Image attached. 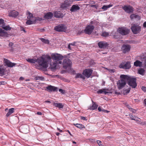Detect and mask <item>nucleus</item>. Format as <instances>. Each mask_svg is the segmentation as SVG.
Segmentation results:
<instances>
[{"mask_svg":"<svg viewBox=\"0 0 146 146\" xmlns=\"http://www.w3.org/2000/svg\"><path fill=\"white\" fill-rule=\"evenodd\" d=\"M123 78H126V80L128 81V84L133 88H135L137 86L136 79L132 76H129L127 75L123 76Z\"/></svg>","mask_w":146,"mask_h":146,"instance_id":"nucleus-2","label":"nucleus"},{"mask_svg":"<svg viewBox=\"0 0 146 146\" xmlns=\"http://www.w3.org/2000/svg\"><path fill=\"white\" fill-rule=\"evenodd\" d=\"M24 78L22 77H21L20 78H19V80H23V79H24Z\"/></svg>","mask_w":146,"mask_h":146,"instance_id":"nucleus-62","label":"nucleus"},{"mask_svg":"<svg viewBox=\"0 0 146 146\" xmlns=\"http://www.w3.org/2000/svg\"><path fill=\"white\" fill-rule=\"evenodd\" d=\"M145 73V70L144 69L142 68H140L138 70V73L142 75H143Z\"/></svg>","mask_w":146,"mask_h":146,"instance_id":"nucleus-34","label":"nucleus"},{"mask_svg":"<svg viewBox=\"0 0 146 146\" xmlns=\"http://www.w3.org/2000/svg\"><path fill=\"white\" fill-rule=\"evenodd\" d=\"M90 7H94L96 9H97L99 7V5L98 4H96L95 5H90Z\"/></svg>","mask_w":146,"mask_h":146,"instance_id":"nucleus-43","label":"nucleus"},{"mask_svg":"<svg viewBox=\"0 0 146 146\" xmlns=\"http://www.w3.org/2000/svg\"><path fill=\"white\" fill-rule=\"evenodd\" d=\"M54 29L57 31H65L66 29V27L64 25L61 24L56 26Z\"/></svg>","mask_w":146,"mask_h":146,"instance_id":"nucleus-9","label":"nucleus"},{"mask_svg":"<svg viewBox=\"0 0 146 146\" xmlns=\"http://www.w3.org/2000/svg\"><path fill=\"white\" fill-rule=\"evenodd\" d=\"M103 111H104L105 112L107 113H108L109 112V111L106 110H103Z\"/></svg>","mask_w":146,"mask_h":146,"instance_id":"nucleus-64","label":"nucleus"},{"mask_svg":"<svg viewBox=\"0 0 146 146\" xmlns=\"http://www.w3.org/2000/svg\"><path fill=\"white\" fill-rule=\"evenodd\" d=\"M54 16L56 18H60L62 17V14L59 11H56L54 12Z\"/></svg>","mask_w":146,"mask_h":146,"instance_id":"nucleus-25","label":"nucleus"},{"mask_svg":"<svg viewBox=\"0 0 146 146\" xmlns=\"http://www.w3.org/2000/svg\"><path fill=\"white\" fill-rule=\"evenodd\" d=\"M53 105L59 109L62 108L64 106V104L61 103H54Z\"/></svg>","mask_w":146,"mask_h":146,"instance_id":"nucleus-23","label":"nucleus"},{"mask_svg":"<svg viewBox=\"0 0 146 146\" xmlns=\"http://www.w3.org/2000/svg\"><path fill=\"white\" fill-rule=\"evenodd\" d=\"M131 47L128 44H124L121 47V50L123 52L126 53L128 52L130 49Z\"/></svg>","mask_w":146,"mask_h":146,"instance_id":"nucleus-15","label":"nucleus"},{"mask_svg":"<svg viewBox=\"0 0 146 146\" xmlns=\"http://www.w3.org/2000/svg\"><path fill=\"white\" fill-rule=\"evenodd\" d=\"M4 62L5 64V65L7 66L8 67H12L15 66L16 64V63H12L9 60L5 58L4 60Z\"/></svg>","mask_w":146,"mask_h":146,"instance_id":"nucleus-14","label":"nucleus"},{"mask_svg":"<svg viewBox=\"0 0 146 146\" xmlns=\"http://www.w3.org/2000/svg\"><path fill=\"white\" fill-rule=\"evenodd\" d=\"M97 143L99 146H104L102 144L101 141L100 140H97Z\"/></svg>","mask_w":146,"mask_h":146,"instance_id":"nucleus-46","label":"nucleus"},{"mask_svg":"<svg viewBox=\"0 0 146 146\" xmlns=\"http://www.w3.org/2000/svg\"><path fill=\"white\" fill-rule=\"evenodd\" d=\"M71 63L72 62L69 59H65L64 60L63 63V67L65 69H66L68 68H70Z\"/></svg>","mask_w":146,"mask_h":146,"instance_id":"nucleus-8","label":"nucleus"},{"mask_svg":"<svg viewBox=\"0 0 146 146\" xmlns=\"http://www.w3.org/2000/svg\"><path fill=\"white\" fill-rule=\"evenodd\" d=\"M145 58L143 57H141L140 60L141 61L139 60H136L134 62V65L136 67H141L143 63V62L144 60H145Z\"/></svg>","mask_w":146,"mask_h":146,"instance_id":"nucleus-13","label":"nucleus"},{"mask_svg":"<svg viewBox=\"0 0 146 146\" xmlns=\"http://www.w3.org/2000/svg\"><path fill=\"white\" fill-rule=\"evenodd\" d=\"M144 103L145 105H146V99H145L143 100Z\"/></svg>","mask_w":146,"mask_h":146,"instance_id":"nucleus-61","label":"nucleus"},{"mask_svg":"<svg viewBox=\"0 0 146 146\" xmlns=\"http://www.w3.org/2000/svg\"><path fill=\"white\" fill-rule=\"evenodd\" d=\"M92 106L90 107L89 109L92 110L96 109L98 105L93 101H92Z\"/></svg>","mask_w":146,"mask_h":146,"instance_id":"nucleus-24","label":"nucleus"},{"mask_svg":"<svg viewBox=\"0 0 146 146\" xmlns=\"http://www.w3.org/2000/svg\"><path fill=\"white\" fill-rule=\"evenodd\" d=\"M34 21H33L31 20V19H29L26 22L27 25H30L33 23Z\"/></svg>","mask_w":146,"mask_h":146,"instance_id":"nucleus-42","label":"nucleus"},{"mask_svg":"<svg viewBox=\"0 0 146 146\" xmlns=\"http://www.w3.org/2000/svg\"><path fill=\"white\" fill-rule=\"evenodd\" d=\"M73 1V0H66L64 3H62L61 7L63 9H66V8L71 6Z\"/></svg>","mask_w":146,"mask_h":146,"instance_id":"nucleus-6","label":"nucleus"},{"mask_svg":"<svg viewBox=\"0 0 146 146\" xmlns=\"http://www.w3.org/2000/svg\"><path fill=\"white\" fill-rule=\"evenodd\" d=\"M98 44L99 47L102 48H106L108 44L107 42L105 41H100L99 42Z\"/></svg>","mask_w":146,"mask_h":146,"instance_id":"nucleus-16","label":"nucleus"},{"mask_svg":"<svg viewBox=\"0 0 146 146\" xmlns=\"http://www.w3.org/2000/svg\"><path fill=\"white\" fill-rule=\"evenodd\" d=\"M15 111L14 109L13 108H12L10 109H9V110L8 112L6 114V116L7 117H8L12 113L14 112Z\"/></svg>","mask_w":146,"mask_h":146,"instance_id":"nucleus-27","label":"nucleus"},{"mask_svg":"<svg viewBox=\"0 0 146 146\" xmlns=\"http://www.w3.org/2000/svg\"><path fill=\"white\" fill-rule=\"evenodd\" d=\"M75 126L79 128H84V126L81 124L76 123L74 124Z\"/></svg>","mask_w":146,"mask_h":146,"instance_id":"nucleus-40","label":"nucleus"},{"mask_svg":"<svg viewBox=\"0 0 146 146\" xmlns=\"http://www.w3.org/2000/svg\"><path fill=\"white\" fill-rule=\"evenodd\" d=\"M127 108L129 109L130 110V111L133 113L135 112V110L132 108H131L130 106H129L128 105L127 106Z\"/></svg>","mask_w":146,"mask_h":146,"instance_id":"nucleus-45","label":"nucleus"},{"mask_svg":"<svg viewBox=\"0 0 146 146\" xmlns=\"http://www.w3.org/2000/svg\"><path fill=\"white\" fill-rule=\"evenodd\" d=\"M133 120L136 121L138 122H140V119L139 118L137 117H136L135 116L134 117V119Z\"/></svg>","mask_w":146,"mask_h":146,"instance_id":"nucleus-48","label":"nucleus"},{"mask_svg":"<svg viewBox=\"0 0 146 146\" xmlns=\"http://www.w3.org/2000/svg\"><path fill=\"white\" fill-rule=\"evenodd\" d=\"M94 28V26L90 25L87 26L84 31L86 33L90 35L92 33Z\"/></svg>","mask_w":146,"mask_h":146,"instance_id":"nucleus-10","label":"nucleus"},{"mask_svg":"<svg viewBox=\"0 0 146 146\" xmlns=\"http://www.w3.org/2000/svg\"><path fill=\"white\" fill-rule=\"evenodd\" d=\"M76 43V42H75L72 43H70L68 46V48L70 50H72L74 48V46L75 45V44Z\"/></svg>","mask_w":146,"mask_h":146,"instance_id":"nucleus-36","label":"nucleus"},{"mask_svg":"<svg viewBox=\"0 0 146 146\" xmlns=\"http://www.w3.org/2000/svg\"><path fill=\"white\" fill-rule=\"evenodd\" d=\"M5 70V69L4 68L0 66V75L1 76H2L4 75Z\"/></svg>","mask_w":146,"mask_h":146,"instance_id":"nucleus-38","label":"nucleus"},{"mask_svg":"<svg viewBox=\"0 0 146 146\" xmlns=\"http://www.w3.org/2000/svg\"><path fill=\"white\" fill-rule=\"evenodd\" d=\"M125 64L124 63L121 64L119 66V67L120 68H123L124 69Z\"/></svg>","mask_w":146,"mask_h":146,"instance_id":"nucleus-49","label":"nucleus"},{"mask_svg":"<svg viewBox=\"0 0 146 146\" xmlns=\"http://www.w3.org/2000/svg\"><path fill=\"white\" fill-rule=\"evenodd\" d=\"M131 29L134 34H137L140 32L141 27L137 24H134L131 27Z\"/></svg>","mask_w":146,"mask_h":146,"instance_id":"nucleus-5","label":"nucleus"},{"mask_svg":"<svg viewBox=\"0 0 146 146\" xmlns=\"http://www.w3.org/2000/svg\"><path fill=\"white\" fill-rule=\"evenodd\" d=\"M2 28L6 31H9L11 30V28L9 26L7 25L6 26L3 25Z\"/></svg>","mask_w":146,"mask_h":146,"instance_id":"nucleus-39","label":"nucleus"},{"mask_svg":"<svg viewBox=\"0 0 146 146\" xmlns=\"http://www.w3.org/2000/svg\"><path fill=\"white\" fill-rule=\"evenodd\" d=\"M130 62H126L125 64L124 69H127L131 67Z\"/></svg>","mask_w":146,"mask_h":146,"instance_id":"nucleus-33","label":"nucleus"},{"mask_svg":"<svg viewBox=\"0 0 146 146\" xmlns=\"http://www.w3.org/2000/svg\"><path fill=\"white\" fill-rule=\"evenodd\" d=\"M143 26L144 27L146 28V22L144 23Z\"/></svg>","mask_w":146,"mask_h":146,"instance_id":"nucleus-57","label":"nucleus"},{"mask_svg":"<svg viewBox=\"0 0 146 146\" xmlns=\"http://www.w3.org/2000/svg\"><path fill=\"white\" fill-rule=\"evenodd\" d=\"M122 8L125 12L129 13H132L133 11V8L129 5L122 6Z\"/></svg>","mask_w":146,"mask_h":146,"instance_id":"nucleus-11","label":"nucleus"},{"mask_svg":"<svg viewBox=\"0 0 146 146\" xmlns=\"http://www.w3.org/2000/svg\"><path fill=\"white\" fill-rule=\"evenodd\" d=\"M93 70L90 69H86L84 70L82 74L84 76L88 78H89L92 74Z\"/></svg>","mask_w":146,"mask_h":146,"instance_id":"nucleus-12","label":"nucleus"},{"mask_svg":"<svg viewBox=\"0 0 146 146\" xmlns=\"http://www.w3.org/2000/svg\"><path fill=\"white\" fill-rule=\"evenodd\" d=\"M27 19H28L32 20L33 18V15L29 11H27Z\"/></svg>","mask_w":146,"mask_h":146,"instance_id":"nucleus-29","label":"nucleus"},{"mask_svg":"<svg viewBox=\"0 0 146 146\" xmlns=\"http://www.w3.org/2000/svg\"><path fill=\"white\" fill-rule=\"evenodd\" d=\"M66 131L67 132H68V133L71 136H72V134H71V133H70V131L68 130H66Z\"/></svg>","mask_w":146,"mask_h":146,"instance_id":"nucleus-55","label":"nucleus"},{"mask_svg":"<svg viewBox=\"0 0 146 146\" xmlns=\"http://www.w3.org/2000/svg\"><path fill=\"white\" fill-rule=\"evenodd\" d=\"M80 9V7L77 5H74L72 6L71 9H70V11L72 12H74Z\"/></svg>","mask_w":146,"mask_h":146,"instance_id":"nucleus-19","label":"nucleus"},{"mask_svg":"<svg viewBox=\"0 0 146 146\" xmlns=\"http://www.w3.org/2000/svg\"><path fill=\"white\" fill-rule=\"evenodd\" d=\"M123 76H126V75H121L120 76L121 80H118L117 82V88L119 90L122 89L126 84V78H123L124 77Z\"/></svg>","mask_w":146,"mask_h":146,"instance_id":"nucleus-3","label":"nucleus"},{"mask_svg":"<svg viewBox=\"0 0 146 146\" xmlns=\"http://www.w3.org/2000/svg\"><path fill=\"white\" fill-rule=\"evenodd\" d=\"M56 134L57 136H59L60 134V133H59L57 132L56 133Z\"/></svg>","mask_w":146,"mask_h":146,"instance_id":"nucleus-63","label":"nucleus"},{"mask_svg":"<svg viewBox=\"0 0 146 146\" xmlns=\"http://www.w3.org/2000/svg\"><path fill=\"white\" fill-rule=\"evenodd\" d=\"M59 91L62 94H64V91L61 89H59Z\"/></svg>","mask_w":146,"mask_h":146,"instance_id":"nucleus-50","label":"nucleus"},{"mask_svg":"<svg viewBox=\"0 0 146 146\" xmlns=\"http://www.w3.org/2000/svg\"><path fill=\"white\" fill-rule=\"evenodd\" d=\"M98 110L99 111H103V110H102L101 109V108L100 107H99L98 108Z\"/></svg>","mask_w":146,"mask_h":146,"instance_id":"nucleus-59","label":"nucleus"},{"mask_svg":"<svg viewBox=\"0 0 146 146\" xmlns=\"http://www.w3.org/2000/svg\"><path fill=\"white\" fill-rule=\"evenodd\" d=\"M130 18L132 19H140V17L138 15L134 14H131L130 16Z\"/></svg>","mask_w":146,"mask_h":146,"instance_id":"nucleus-35","label":"nucleus"},{"mask_svg":"<svg viewBox=\"0 0 146 146\" xmlns=\"http://www.w3.org/2000/svg\"><path fill=\"white\" fill-rule=\"evenodd\" d=\"M28 126L27 125H23L21 127V130L23 133H26L28 131Z\"/></svg>","mask_w":146,"mask_h":146,"instance_id":"nucleus-20","label":"nucleus"},{"mask_svg":"<svg viewBox=\"0 0 146 146\" xmlns=\"http://www.w3.org/2000/svg\"><path fill=\"white\" fill-rule=\"evenodd\" d=\"M81 119H82L84 120H87V119H86V118L85 117H81Z\"/></svg>","mask_w":146,"mask_h":146,"instance_id":"nucleus-54","label":"nucleus"},{"mask_svg":"<svg viewBox=\"0 0 146 146\" xmlns=\"http://www.w3.org/2000/svg\"><path fill=\"white\" fill-rule=\"evenodd\" d=\"M13 44V43L12 42H10L9 43V46H11Z\"/></svg>","mask_w":146,"mask_h":146,"instance_id":"nucleus-58","label":"nucleus"},{"mask_svg":"<svg viewBox=\"0 0 146 146\" xmlns=\"http://www.w3.org/2000/svg\"><path fill=\"white\" fill-rule=\"evenodd\" d=\"M141 89L144 92L146 91V87H145L142 86L141 87Z\"/></svg>","mask_w":146,"mask_h":146,"instance_id":"nucleus-51","label":"nucleus"},{"mask_svg":"<svg viewBox=\"0 0 146 146\" xmlns=\"http://www.w3.org/2000/svg\"><path fill=\"white\" fill-rule=\"evenodd\" d=\"M75 78H80L84 80L85 79V77L84 75H82V74L80 73H78L76 74L75 76Z\"/></svg>","mask_w":146,"mask_h":146,"instance_id":"nucleus-32","label":"nucleus"},{"mask_svg":"<svg viewBox=\"0 0 146 146\" xmlns=\"http://www.w3.org/2000/svg\"><path fill=\"white\" fill-rule=\"evenodd\" d=\"M53 15L51 12L47 13L44 16V17L45 19H51Z\"/></svg>","mask_w":146,"mask_h":146,"instance_id":"nucleus-26","label":"nucleus"},{"mask_svg":"<svg viewBox=\"0 0 146 146\" xmlns=\"http://www.w3.org/2000/svg\"><path fill=\"white\" fill-rule=\"evenodd\" d=\"M27 60L31 63H36V60L34 59L33 58H28L27 59Z\"/></svg>","mask_w":146,"mask_h":146,"instance_id":"nucleus-37","label":"nucleus"},{"mask_svg":"<svg viewBox=\"0 0 146 146\" xmlns=\"http://www.w3.org/2000/svg\"><path fill=\"white\" fill-rule=\"evenodd\" d=\"M46 88L48 90L51 91L56 92L57 91L58 89L57 87L51 85L47 87Z\"/></svg>","mask_w":146,"mask_h":146,"instance_id":"nucleus-21","label":"nucleus"},{"mask_svg":"<svg viewBox=\"0 0 146 146\" xmlns=\"http://www.w3.org/2000/svg\"><path fill=\"white\" fill-rule=\"evenodd\" d=\"M51 60V57L49 55L40 57L36 60V63L38 65H36V68L37 69L40 68V67L46 68L49 62Z\"/></svg>","mask_w":146,"mask_h":146,"instance_id":"nucleus-1","label":"nucleus"},{"mask_svg":"<svg viewBox=\"0 0 146 146\" xmlns=\"http://www.w3.org/2000/svg\"><path fill=\"white\" fill-rule=\"evenodd\" d=\"M118 32L121 34L122 35H127L129 32V30L126 28L124 27L119 28L118 30Z\"/></svg>","mask_w":146,"mask_h":146,"instance_id":"nucleus-7","label":"nucleus"},{"mask_svg":"<svg viewBox=\"0 0 146 146\" xmlns=\"http://www.w3.org/2000/svg\"><path fill=\"white\" fill-rule=\"evenodd\" d=\"M113 5L112 4H110L107 5H104L100 9H102L104 11L107 10L108 8L111 7L113 6Z\"/></svg>","mask_w":146,"mask_h":146,"instance_id":"nucleus-31","label":"nucleus"},{"mask_svg":"<svg viewBox=\"0 0 146 146\" xmlns=\"http://www.w3.org/2000/svg\"><path fill=\"white\" fill-rule=\"evenodd\" d=\"M109 71L111 73H113L115 71L113 70H110Z\"/></svg>","mask_w":146,"mask_h":146,"instance_id":"nucleus-56","label":"nucleus"},{"mask_svg":"<svg viewBox=\"0 0 146 146\" xmlns=\"http://www.w3.org/2000/svg\"><path fill=\"white\" fill-rule=\"evenodd\" d=\"M40 39L44 43L48 44L49 43V41L47 39H45L43 38H41Z\"/></svg>","mask_w":146,"mask_h":146,"instance_id":"nucleus-41","label":"nucleus"},{"mask_svg":"<svg viewBox=\"0 0 146 146\" xmlns=\"http://www.w3.org/2000/svg\"><path fill=\"white\" fill-rule=\"evenodd\" d=\"M52 58L55 60V61L57 62L58 61V63L61 64L62 63V61L60 60H62L63 57L61 54L57 53H53L51 55V57Z\"/></svg>","mask_w":146,"mask_h":146,"instance_id":"nucleus-4","label":"nucleus"},{"mask_svg":"<svg viewBox=\"0 0 146 146\" xmlns=\"http://www.w3.org/2000/svg\"><path fill=\"white\" fill-rule=\"evenodd\" d=\"M57 62H51L50 64V67L52 69H55L57 65Z\"/></svg>","mask_w":146,"mask_h":146,"instance_id":"nucleus-30","label":"nucleus"},{"mask_svg":"<svg viewBox=\"0 0 146 146\" xmlns=\"http://www.w3.org/2000/svg\"><path fill=\"white\" fill-rule=\"evenodd\" d=\"M128 116L129 118H130L131 120H134V117H135V116H133L131 114H129Z\"/></svg>","mask_w":146,"mask_h":146,"instance_id":"nucleus-47","label":"nucleus"},{"mask_svg":"<svg viewBox=\"0 0 146 146\" xmlns=\"http://www.w3.org/2000/svg\"><path fill=\"white\" fill-rule=\"evenodd\" d=\"M8 35V34L7 33L0 27V36L6 37Z\"/></svg>","mask_w":146,"mask_h":146,"instance_id":"nucleus-22","label":"nucleus"},{"mask_svg":"<svg viewBox=\"0 0 146 146\" xmlns=\"http://www.w3.org/2000/svg\"><path fill=\"white\" fill-rule=\"evenodd\" d=\"M43 79V78L42 77H36V80H42Z\"/></svg>","mask_w":146,"mask_h":146,"instance_id":"nucleus-53","label":"nucleus"},{"mask_svg":"<svg viewBox=\"0 0 146 146\" xmlns=\"http://www.w3.org/2000/svg\"><path fill=\"white\" fill-rule=\"evenodd\" d=\"M97 92L98 93L100 94L104 93L105 94H111V92H110L108 89L104 88L100 89Z\"/></svg>","mask_w":146,"mask_h":146,"instance_id":"nucleus-17","label":"nucleus"},{"mask_svg":"<svg viewBox=\"0 0 146 146\" xmlns=\"http://www.w3.org/2000/svg\"><path fill=\"white\" fill-rule=\"evenodd\" d=\"M18 15L19 13L15 10L11 11L9 14V17H16Z\"/></svg>","mask_w":146,"mask_h":146,"instance_id":"nucleus-18","label":"nucleus"},{"mask_svg":"<svg viewBox=\"0 0 146 146\" xmlns=\"http://www.w3.org/2000/svg\"><path fill=\"white\" fill-rule=\"evenodd\" d=\"M37 114L38 115H42V113L40 112H38L37 113Z\"/></svg>","mask_w":146,"mask_h":146,"instance_id":"nucleus-60","label":"nucleus"},{"mask_svg":"<svg viewBox=\"0 0 146 146\" xmlns=\"http://www.w3.org/2000/svg\"><path fill=\"white\" fill-rule=\"evenodd\" d=\"M130 89V88L129 87H128L127 88H124L123 90V93L124 95L127 94L129 92Z\"/></svg>","mask_w":146,"mask_h":146,"instance_id":"nucleus-28","label":"nucleus"},{"mask_svg":"<svg viewBox=\"0 0 146 146\" xmlns=\"http://www.w3.org/2000/svg\"><path fill=\"white\" fill-rule=\"evenodd\" d=\"M108 33L106 32H104L102 34V36L105 37L108 36Z\"/></svg>","mask_w":146,"mask_h":146,"instance_id":"nucleus-44","label":"nucleus"},{"mask_svg":"<svg viewBox=\"0 0 146 146\" xmlns=\"http://www.w3.org/2000/svg\"><path fill=\"white\" fill-rule=\"evenodd\" d=\"M4 23V20L2 19H0V25Z\"/></svg>","mask_w":146,"mask_h":146,"instance_id":"nucleus-52","label":"nucleus"}]
</instances>
